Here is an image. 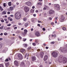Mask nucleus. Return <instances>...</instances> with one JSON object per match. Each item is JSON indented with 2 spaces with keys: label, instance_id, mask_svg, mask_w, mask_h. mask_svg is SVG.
Instances as JSON below:
<instances>
[{
  "label": "nucleus",
  "instance_id": "obj_29",
  "mask_svg": "<svg viewBox=\"0 0 67 67\" xmlns=\"http://www.w3.org/2000/svg\"><path fill=\"white\" fill-rule=\"evenodd\" d=\"M32 44L34 46H36V44L35 43H32Z\"/></svg>",
  "mask_w": 67,
  "mask_h": 67
},
{
  "label": "nucleus",
  "instance_id": "obj_11",
  "mask_svg": "<svg viewBox=\"0 0 67 67\" xmlns=\"http://www.w3.org/2000/svg\"><path fill=\"white\" fill-rule=\"evenodd\" d=\"M18 56L19 58L20 59H22L23 58V56H22V55L20 54H18Z\"/></svg>",
  "mask_w": 67,
  "mask_h": 67
},
{
  "label": "nucleus",
  "instance_id": "obj_16",
  "mask_svg": "<svg viewBox=\"0 0 67 67\" xmlns=\"http://www.w3.org/2000/svg\"><path fill=\"white\" fill-rule=\"evenodd\" d=\"M48 58V56L47 55H45L44 57L43 60L44 61H45L46 60H47Z\"/></svg>",
  "mask_w": 67,
  "mask_h": 67
},
{
  "label": "nucleus",
  "instance_id": "obj_54",
  "mask_svg": "<svg viewBox=\"0 0 67 67\" xmlns=\"http://www.w3.org/2000/svg\"><path fill=\"white\" fill-rule=\"evenodd\" d=\"M19 37L20 39H22V37L21 36H19Z\"/></svg>",
  "mask_w": 67,
  "mask_h": 67
},
{
  "label": "nucleus",
  "instance_id": "obj_33",
  "mask_svg": "<svg viewBox=\"0 0 67 67\" xmlns=\"http://www.w3.org/2000/svg\"><path fill=\"white\" fill-rule=\"evenodd\" d=\"M55 43L54 42H51L50 44H55Z\"/></svg>",
  "mask_w": 67,
  "mask_h": 67
},
{
  "label": "nucleus",
  "instance_id": "obj_10",
  "mask_svg": "<svg viewBox=\"0 0 67 67\" xmlns=\"http://www.w3.org/2000/svg\"><path fill=\"white\" fill-rule=\"evenodd\" d=\"M20 52L22 53L23 54H24V53H25L26 52V51H25V49H20Z\"/></svg>",
  "mask_w": 67,
  "mask_h": 67
},
{
  "label": "nucleus",
  "instance_id": "obj_21",
  "mask_svg": "<svg viewBox=\"0 0 67 67\" xmlns=\"http://www.w3.org/2000/svg\"><path fill=\"white\" fill-rule=\"evenodd\" d=\"M9 9L11 11H12V10H14V9L13 8V7H9Z\"/></svg>",
  "mask_w": 67,
  "mask_h": 67
},
{
  "label": "nucleus",
  "instance_id": "obj_2",
  "mask_svg": "<svg viewBox=\"0 0 67 67\" xmlns=\"http://www.w3.org/2000/svg\"><path fill=\"white\" fill-rule=\"evenodd\" d=\"M15 19L16 20H19L21 19V15L19 12H16L15 14Z\"/></svg>",
  "mask_w": 67,
  "mask_h": 67
},
{
  "label": "nucleus",
  "instance_id": "obj_58",
  "mask_svg": "<svg viewBox=\"0 0 67 67\" xmlns=\"http://www.w3.org/2000/svg\"><path fill=\"white\" fill-rule=\"evenodd\" d=\"M51 25H54V23H51Z\"/></svg>",
  "mask_w": 67,
  "mask_h": 67
},
{
  "label": "nucleus",
  "instance_id": "obj_50",
  "mask_svg": "<svg viewBox=\"0 0 67 67\" xmlns=\"http://www.w3.org/2000/svg\"><path fill=\"white\" fill-rule=\"evenodd\" d=\"M2 47V44L1 43H0V48H1Z\"/></svg>",
  "mask_w": 67,
  "mask_h": 67
},
{
  "label": "nucleus",
  "instance_id": "obj_41",
  "mask_svg": "<svg viewBox=\"0 0 67 67\" xmlns=\"http://www.w3.org/2000/svg\"><path fill=\"white\" fill-rule=\"evenodd\" d=\"M35 42L37 43H38V41H37V40H35Z\"/></svg>",
  "mask_w": 67,
  "mask_h": 67
},
{
  "label": "nucleus",
  "instance_id": "obj_27",
  "mask_svg": "<svg viewBox=\"0 0 67 67\" xmlns=\"http://www.w3.org/2000/svg\"><path fill=\"white\" fill-rule=\"evenodd\" d=\"M34 9H32L30 10V12H31V13H33L34 12Z\"/></svg>",
  "mask_w": 67,
  "mask_h": 67
},
{
  "label": "nucleus",
  "instance_id": "obj_23",
  "mask_svg": "<svg viewBox=\"0 0 67 67\" xmlns=\"http://www.w3.org/2000/svg\"><path fill=\"white\" fill-rule=\"evenodd\" d=\"M0 10L2 11L3 10V8L1 6H0Z\"/></svg>",
  "mask_w": 67,
  "mask_h": 67
},
{
  "label": "nucleus",
  "instance_id": "obj_13",
  "mask_svg": "<svg viewBox=\"0 0 67 67\" xmlns=\"http://www.w3.org/2000/svg\"><path fill=\"white\" fill-rule=\"evenodd\" d=\"M55 13V11L54 10H50L49 12V14H53V13Z\"/></svg>",
  "mask_w": 67,
  "mask_h": 67
},
{
  "label": "nucleus",
  "instance_id": "obj_35",
  "mask_svg": "<svg viewBox=\"0 0 67 67\" xmlns=\"http://www.w3.org/2000/svg\"><path fill=\"white\" fill-rule=\"evenodd\" d=\"M42 3L41 2H39V3L37 4L38 5H41Z\"/></svg>",
  "mask_w": 67,
  "mask_h": 67
},
{
  "label": "nucleus",
  "instance_id": "obj_6",
  "mask_svg": "<svg viewBox=\"0 0 67 67\" xmlns=\"http://www.w3.org/2000/svg\"><path fill=\"white\" fill-rule=\"evenodd\" d=\"M25 4H27V6H29V7L31 6V5H32V3H31V2L29 1L26 2Z\"/></svg>",
  "mask_w": 67,
  "mask_h": 67
},
{
  "label": "nucleus",
  "instance_id": "obj_59",
  "mask_svg": "<svg viewBox=\"0 0 67 67\" xmlns=\"http://www.w3.org/2000/svg\"><path fill=\"white\" fill-rule=\"evenodd\" d=\"M37 26H39V27H40V24H37Z\"/></svg>",
  "mask_w": 67,
  "mask_h": 67
},
{
  "label": "nucleus",
  "instance_id": "obj_18",
  "mask_svg": "<svg viewBox=\"0 0 67 67\" xmlns=\"http://www.w3.org/2000/svg\"><path fill=\"white\" fill-rule=\"evenodd\" d=\"M9 65H10V63L9 62H8L5 64V65L6 67H8Z\"/></svg>",
  "mask_w": 67,
  "mask_h": 67
},
{
  "label": "nucleus",
  "instance_id": "obj_36",
  "mask_svg": "<svg viewBox=\"0 0 67 67\" xmlns=\"http://www.w3.org/2000/svg\"><path fill=\"white\" fill-rule=\"evenodd\" d=\"M57 38L58 41H60L61 40V39L60 38Z\"/></svg>",
  "mask_w": 67,
  "mask_h": 67
},
{
  "label": "nucleus",
  "instance_id": "obj_31",
  "mask_svg": "<svg viewBox=\"0 0 67 67\" xmlns=\"http://www.w3.org/2000/svg\"><path fill=\"white\" fill-rule=\"evenodd\" d=\"M2 14H6V12L4 11L3 12H2Z\"/></svg>",
  "mask_w": 67,
  "mask_h": 67
},
{
  "label": "nucleus",
  "instance_id": "obj_63",
  "mask_svg": "<svg viewBox=\"0 0 67 67\" xmlns=\"http://www.w3.org/2000/svg\"><path fill=\"white\" fill-rule=\"evenodd\" d=\"M17 29V27H15L14 28V29Z\"/></svg>",
  "mask_w": 67,
  "mask_h": 67
},
{
  "label": "nucleus",
  "instance_id": "obj_39",
  "mask_svg": "<svg viewBox=\"0 0 67 67\" xmlns=\"http://www.w3.org/2000/svg\"><path fill=\"white\" fill-rule=\"evenodd\" d=\"M7 30H10V29H11V27H8L7 28Z\"/></svg>",
  "mask_w": 67,
  "mask_h": 67
},
{
  "label": "nucleus",
  "instance_id": "obj_46",
  "mask_svg": "<svg viewBox=\"0 0 67 67\" xmlns=\"http://www.w3.org/2000/svg\"><path fill=\"white\" fill-rule=\"evenodd\" d=\"M0 29L1 30H2L3 29V27L2 26H1L0 27Z\"/></svg>",
  "mask_w": 67,
  "mask_h": 67
},
{
  "label": "nucleus",
  "instance_id": "obj_64",
  "mask_svg": "<svg viewBox=\"0 0 67 67\" xmlns=\"http://www.w3.org/2000/svg\"><path fill=\"white\" fill-rule=\"evenodd\" d=\"M0 35L1 36L3 35V33H1L0 34Z\"/></svg>",
  "mask_w": 67,
  "mask_h": 67
},
{
  "label": "nucleus",
  "instance_id": "obj_48",
  "mask_svg": "<svg viewBox=\"0 0 67 67\" xmlns=\"http://www.w3.org/2000/svg\"><path fill=\"white\" fill-rule=\"evenodd\" d=\"M43 10H46V8L45 7H44L43 8Z\"/></svg>",
  "mask_w": 67,
  "mask_h": 67
},
{
  "label": "nucleus",
  "instance_id": "obj_26",
  "mask_svg": "<svg viewBox=\"0 0 67 67\" xmlns=\"http://www.w3.org/2000/svg\"><path fill=\"white\" fill-rule=\"evenodd\" d=\"M11 3H12L11 2H8V5L9 6H11Z\"/></svg>",
  "mask_w": 67,
  "mask_h": 67
},
{
  "label": "nucleus",
  "instance_id": "obj_5",
  "mask_svg": "<svg viewBox=\"0 0 67 67\" xmlns=\"http://www.w3.org/2000/svg\"><path fill=\"white\" fill-rule=\"evenodd\" d=\"M24 10L26 13L29 11V8L27 7H25L24 8Z\"/></svg>",
  "mask_w": 67,
  "mask_h": 67
},
{
  "label": "nucleus",
  "instance_id": "obj_3",
  "mask_svg": "<svg viewBox=\"0 0 67 67\" xmlns=\"http://www.w3.org/2000/svg\"><path fill=\"white\" fill-rule=\"evenodd\" d=\"M54 8L57 10H60V6L58 4H54Z\"/></svg>",
  "mask_w": 67,
  "mask_h": 67
},
{
  "label": "nucleus",
  "instance_id": "obj_9",
  "mask_svg": "<svg viewBox=\"0 0 67 67\" xmlns=\"http://www.w3.org/2000/svg\"><path fill=\"white\" fill-rule=\"evenodd\" d=\"M44 55V53L43 52H41L40 53V56L41 58H43V56Z\"/></svg>",
  "mask_w": 67,
  "mask_h": 67
},
{
  "label": "nucleus",
  "instance_id": "obj_45",
  "mask_svg": "<svg viewBox=\"0 0 67 67\" xmlns=\"http://www.w3.org/2000/svg\"><path fill=\"white\" fill-rule=\"evenodd\" d=\"M27 45L26 44H25V47H27Z\"/></svg>",
  "mask_w": 67,
  "mask_h": 67
},
{
  "label": "nucleus",
  "instance_id": "obj_4",
  "mask_svg": "<svg viewBox=\"0 0 67 67\" xmlns=\"http://www.w3.org/2000/svg\"><path fill=\"white\" fill-rule=\"evenodd\" d=\"M52 57L54 58H56L58 56V53H57L55 52H53L52 53Z\"/></svg>",
  "mask_w": 67,
  "mask_h": 67
},
{
  "label": "nucleus",
  "instance_id": "obj_51",
  "mask_svg": "<svg viewBox=\"0 0 67 67\" xmlns=\"http://www.w3.org/2000/svg\"><path fill=\"white\" fill-rule=\"evenodd\" d=\"M4 35H7V33H5L4 34Z\"/></svg>",
  "mask_w": 67,
  "mask_h": 67
},
{
  "label": "nucleus",
  "instance_id": "obj_19",
  "mask_svg": "<svg viewBox=\"0 0 67 67\" xmlns=\"http://www.w3.org/2000/svg\"><path fill=\"white\" fill-rule=\"evenodd\" d=\"M21 66H24L25 65V63H24V62H21Z\"/></svg>",
  "mask_w": 67,
  "mask_h": 67
},
{
  "label": "nucleus",
  "instance_id": "obj_30",
  "mask_svg": "<svg viewBox=\"0 0 67 67\" xmlns=\"http://www.w3.org/2000/svg\"><path fill=\"white\" fill-rule=\"evenodd\" d=\"M23 35V36H25L26 34V33H25V32H23L22 33Z\"/></svg>",
  "mask_w": 67,
  "mask_h": 67
},
{
  "label": "nucleus",
  "instance_id": "obj_20",
  "mask_svg": "<svg viewBox=\"0 0 67 67\" xmlns=\"http://www.w3.org/2000/svg\"><path fill=\"white\" fill-rule=\"evenodd\" d=\"M28 25H29V23H26L25 24V26L26 27H27Z\"/></svg>",
  "mask_w": 67,
  "mask_h": 67
},
{
  "label": "nucleus",
  "instance_id": "obj_34",
  "mask_svg": "<svg viewBox=\"0 0 67 67\" xmlns=\"http://www.w3.org/2000/svg\"><path fill=\"white\" fill-rule=\"evenodd\" d=\"M24 21H26V18H24Z\"/></svg>",
  "mask_w": 67,
  "mask_h": 67
},
{
  "label": "nucleus",
  "instance_id": "obj_56",
  "mask_svg": "<svg viewBox=\"0 0 67 67\" xmlns=\"http://www.w3.org/2000/svg\"><path fill=\"white\" fill-rule=\"evenodd\" d=\"M10 16H11V17H13L14 16L13 15H10Z\"/></svg>",
  "mask_w": 67,
  "mask_h": 67
},
{
  "label": "nucleus",
  "instance_id": "obj_43",
  "mask_svg": "<svg viewBox=\"0 0 67 67\" xmlns=\"http://www.w3.org/2000/svg\"><path fill=\"white\" fill-rule=\"evenodd\" d=\"M11 25L10 24H9L7 25V26H11Z\"/></svg>",
  "mask_w": 67,
  "mask_h": 67
},
{
  "label": "nucleus",
  "instance_id": "obj_57",
  "mask_svg": "<svg viewBox=\"0 0 67 67\" xmlns=\"http://www.w3.org/2000/svg\"><path fill=\"white\" fill-rule=\"evenodd\" d=\"M37 52H40V49H38L37 50Z\"/></svg>",
  "mask_w": 67,
  "mask_h": 67
},
{
  "label": "nucleus",
  "instance_id": "obj_44",
  "mask_svg": "<svg viewBox=\"0 0 67 67\" xmlns=\"http://www.w3.org/2000/svg\"><path fill=\"white\" fill-rule=\"evenodd\" d=\"M4 30H6L7 29H6V27H4Z\"/></svg>",
  "mask_w": 67,
  "mask_h": 67
},
{
  "label": "nucleus",
  "instance_id": "obj_25",
  "mask_svg": "<svg viewBox=\"0 0 67 67\" xmlns=\"http://www.w3.org/2000/svg\"><path fill=\"white\" fill-rule=\"evenodd\" d=\"M31 21L33 23L34 22V18H33L31 19Z\"/></svg>",
  "mask_w": 67,
  "mask_h": 67
},
{
  "label": "nucleus",
  "instance_id": "obj_62",
  "mask_svg": "<svg viewBox=\"0 0 67 67\" xmlns=\"http://www.w3.org/2000/svg\"><path fill=\"white\" fill-rule=\"evenodd\" d=\"M4 21H7V19L6 18H5L4 19Z\"/></svg>",
  "mask_w": 67,
  "mask_h": 67
},
{
  "label": "nucleus",
  "instance_id": "obj_22",
  "mask_svg": "<svg viewBox=\"0 0 67 67\" xmlns=\"http://www.w3.org/2000/svg\"><path fill=\"white\" fill-rule=\"evenodd\" d=\"M27 49L28 51H31L32 49V47H30L27 48Z\"/></svg>",
  "mask_w": 67,
  "mask_h": 67
},
{
  "label": "nucleus",
  "instance_id": "obj_7",
  "mask_svg": "<svg viewBox=\"0 0 67 67\" xmlns=\"http://www.w3.org/2000/svg\"><path fill=\"white\" fill-rule=\"evenodd\" d=\"M35 35L36 36L38 37L40 36V33L38 31H36L35 33Z\"/></svg>",
  "mask_w": 67,
  "mask_h": 67
},
{
  "label": "nucleus",
  "instance_id": "obj_1",
  "mask_svg": "<svg viewBox=\"0 0 67 67\" xmlns=\"http://www.w3.org/2000/svg\"><path fill=\"white\" fill-rule=\"evenodd\" d=\"M59 59L61 61L60 62V63L62 62L63 64H65L67 62V59L66 57H64L63 56H60L59 57Z\"/></svg>",
  "mask_w": 67,
  "mask_h": 67
},
{
  "label": "nucleus",
  "instance_id": "obj_15",
  "mask_svg": "<svg viewBox=\"0 0 67 67\" xmlns=\"http://www.w3.org/2000/svg\"><path fill=\"white\" fill-rule=\"evenodd\" d=\"M14 64L15 65V66H19L18 62L16 60L14 61Z\"/></svg>",
  "mask_w": 67,
  "mask_h": 67
},
{
  "label": "nucleus",
  "instance_id": "obj_24",
  "mask_svg": "<svg viewBox=\"0 0 67 67\" xmlns=\"http://www.w3.org/2000/svg\"><path fill=\"white\" fill-rule=\"evenodd\" d=\"M62 29L63 31H66V28L65 27H62Z\"/></svg>",
  "mask_w": 67,
  "mask_h": 67
},
{
  "label": "nucleus",
  "instance_id": "obj_37",
  "mask_svg": "<svg viewBox=\"0 0 67 67\" xmlns=\"http://www.w3.org/2000/svg\"><path fill=\"white\" fill-rule=\"evenodd\" d=\"M0 67H3V64H0Z\"/></svg>",
  "mask_w": 67,
  "mask_h": 67
},
{
  "label": "nucleus",
  "instance_id": "obj_53",
  "mask_svg": "<svg viewBox=\"0 0 67 67\" xmlns=\"http://www.w3.org/2000/svg\"><path fill=\"white\" fill-rule=\"evenodd\" d=\"M57 19H58V17H55V20H57Z\"/></svg>",
  "mask_w": 67,
  "mask_h": 67
},
{
  "label": "nucleus",
  "instance_id": "obj_52",
  "mask_svg": "<svg viewBox=\"0 0 67 67\" xmlns=\"http://www.w3.org/2000/svg\"><path fill=\"white\" fill-rule=\"evenodd\" d=\"M49 20H52V18L51 17H50L49 18Z\"/></svg>",
  "mask_w": 67,
  "mask_h": 67
},
{
  "label": "nucleus",
  "instance_id": "obj_32",
  "mask_svg": "<svg viewBox=\"0 0 67 67\" xmlns=\"http://www.w3.org/2000/svg\"><path fill=\"white\" fill-rule=\"evenodd\" d=\"M3 6L4 7H5L7 6V4H6V3H4L3 4Z\"/></svg>",
  "mask_w": 67,
  "mask_h": 67
},
{
  "label": "nucleus",
  "instance_id": "obj_40",
  "mask_svg": "<svg viewBox=\"0 0 67 67\" xmlns=\"http://www.w3.org/2000/svg\"><path fill=\"white\" fill-rule=\"evenodd\" d=\"M9 61V59H8L7 58L5 60V62H8Z\"/></svg>",
  "mask_w": 67,
  "mask_h": 67
},
{
  "label": "nucleus",
  "instance_id": "obj_28",
  "mask_svg": "<svg viewBox=\"0 0 67 67\" xmlns=\"http://www.w3.org/2000/svg\"><path fill=\"white\" fill-rule=\"evenodd\" d=\"M24 33L26 34L27 33V30L26 29H25L24 30Z\"/></svg>",
  "mask_w": 67,
  "mask_h": 67
},
{
  "label": "nucleus",
  "instance_id": "obj_8",
  "mask_svg": "<svg viewBox=\"0 0 67 67\" xmlns=\"http://www.w3.org/2000/svg\"><path fill=\"white\" fill-rule=\"evenodd\" d=\"M61 17L60 21L61 22H63V21L65 20V17H64L63 15H61Z\"/></svg>",
  "mask_w": 67,
  "mask_h": 67
},
{
  "label": "nucleus",
  "instance_id": "obj_49",
  "mask_svg": "<svg viewBox=\"0 0 67 67\" xmlns=\"http://www.w3.org/2000/svg\"><path fill=\"white\" fill-rule=\"evenodd\" d=\"M1 21L2 22H4V21L3 20H2Z\"/></svg>",
  "mask_w": 67,
  "mask_h": 67
},
{
  "label": "nucleus",
  "instance_id": "obj_55",
  "mask_svg": "<svg viewBox=\"0 0 67 67\" xmlns=\"http://www.w3.org/2000/svg\"><path fill=\"white\" fill-rule=\"evenodd\" d=\"M38 23H42V22L41 21H39V20H38Z\"/></svg>",
  "mask_w": 67,
  "mask_h": 67
},
{
  "label": "nucleus",
  "instance_id": "obj_47",
  "mask_svg": "<svg viewBox=\"0 0 67 67\" xmlns=\"http://www.w3.org/2000/svg\"><path fill=\"white\" fill-rule=\"evenodd\" d=\"M36 14H34L33 15V16H34L35 17V16H36Z\"/></svg>",
  "mask_w": 67,
  "mask_h": 67
},
{
  "label": "nucleus",
  "instance_id": "obj_17",
  "mask_svg": "<svg viewBox=\"0 0 67 67\" xmlns=\"http://www.w3.org/2000/svg\"><path fill=\"white\" fill-rule=\"evenodd\" d=\"M29 54L28 53H26L25 58H27V59H29Z\"/></svg>",
  "mask_w": 67,
  "mask_h": 67
},
{
  "label": "nucleus",
  "instance_id": "obj_38",
  "mask_svg": "<svg viewBox=\"0 0 67 67\" xmlns=\"http://www.w3.org/2000/svg\"><path fill=\"white\" fill-rule=\"evenodd\" d=\"M23 40L24 42H25V41L26 40V38L24 39L23 38Z\"/></svg>",
  "mask_w": 67,
  "mask_h": 67
},
{
  "label": "nucleus",
  "instance_id": "obj_42",
  "mask_svg": "<svg viewBox=\"0 0 67 67\" xmlns=\"http://www.w3.org/2000/svg\"><path fill=\"white\" fill-rule=\"evenodd\" d=\"M42 30L44 31H45V28H43L42 29Z\"/></svg>",
  "mask_w": 67,
  "mask_h": 67
},
{
  "label": "nucleus",
  "instance_id": "obj_60",
  "mask_svg": "<svg viewBox=\"0 0 67 67\" xmlns=\"http://www.w3.org/2000/svg\"><path fill=\"white\" fill-rule=\"evenodd\" d=\"M9 20H10V21H12L13 20L12 18H11Z\"/></svg>",
  "mask_w": 67,
  "mask_h": 67
},
{
  "label": "nucleus",
  "instance_id": "obj_61",
  "mask_svg": "<svg viewBox=\"0 0 67 67\" xmlns=\"http://www.w3.org/2000/svg\"><path fill=\"white\" fill-rule=\"evenodd\" d=\"M13 8V9H14V8H15V5H14L13 7H12Z\"/></svg>",
  "mask_w": 67,
  "mask_h": 67
},
{
  "label": "nucleus",
  "instance_id": "obj_14",
  "mask_svg": "<svg viewBox=\"0 0 67 67\" xmlns=\"http://www.w3.org/2000/svg\"><path fill=\"white\" fill-rule=\"evenodd\" d=\"M61 52H63H63L64 53L65 52V53H66L67 52V48H64L63 49V50H61Z\"/></svg>",
  "mask_w": 67,
  "mask_h": 67
},
{
  "label": "nucleus",
  "instance_id": "obj_12",
  "mask_svg": "<svg viewBox=\"0 0 67 67\" xmlns=\"http://www.w3.org/2000/svg\"><path fill=\"white\" fill-rule=\"evenodd\" d=\"M31 60L32 61H35L36 60V58L35 56H33L31 57Z\"/></svg>",
  "mask_w": 67,
  "mask_h": 67
}]
</instances>
